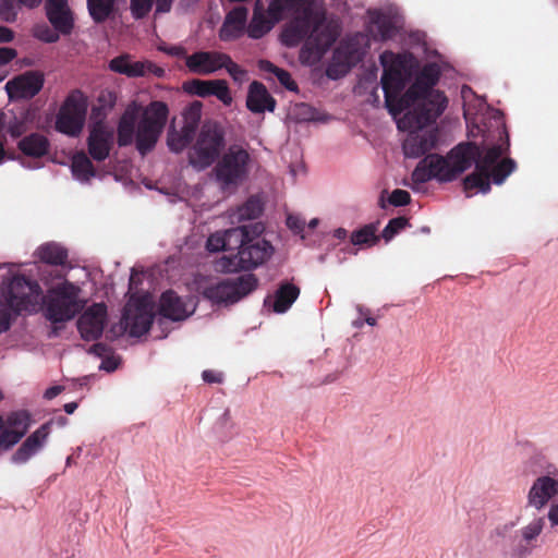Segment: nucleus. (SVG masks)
<instances>
[{"label":"nucleus","instance_id":"nucleus-1","mask_svg":"<svg viewBox=\"0 0 558 558\" xmlns=\"http://www.w3.org/2000/svg\"><path fill=\"white\" fill-rule=\"evenodd\" d=\"M510 140L505 124L498 129V142L483 147L474 142H464L454 146L447 156L439 154L426 155L415 167L411 179L415 184H424L430 180L439 183L452 182L464 171L475 165V171L463 179V190L468 197L475 192L487 194L490 181L497 185L517 169L512 158H504L509 151Z\"/></svg>","mask_w":558,"mask_h":558},{"label":"nucleus","instance_id":"nucleus-2","mask_svg":"<svg viewBox=\"0 0 558 558\" xmlns=\"http://www.w3.org/2000/svg\"><path fill=\"white\" fill-rule=\"evenodd\" d=\"M292 9L293 17L282 32V41L287 46H296L305 40L301 57L308 54L319 60L336 43L340 28L333 21H326L323 10L313 8L310 0H302Z\"/></svg>","mask_w":558,"mask_h":558},{"label":"nucleus","instance_id":"nucleus-3","mask_svg":"<svg viewBox=\"0 0 558 558\" xmlns=\"http://www.w3.org/2000/svg\"><path fill=\"white\" fill-rule=\"evenodd\" d=\"M440 69L436 63H427L417 73L414 82L404 92L403 102L410 100L409 110L399 121L398 128H425L436 122L448 106L446 95L435 89L440 78Z\"/></svg>","mask_w":558,"mask_h":558},{"label":"nucleus","instance_id":"nucleus-4","mask_svg":"<svg viewBox=\"0 0 558 558\" xmlns=\"http://www.w3.org/2000/svg\"><path fill=\"white\" fill-rule=\"evenodd\" d=\"M413 60L414 57L411 52L395 53L386 50L379 56L380 64L384 68L380 83L385 105L393 117L411 108L410 100L407 101L408 104L403 102L404 93H401L405 88Z\"/></svg>","mask_w":558,"mask_h":558},{"label":"nucleus","instance_id":"nucleus-5","mask_svg":"<svg viewBox=\"0 0 558 558\" xmlns=\"http://www.w3.org/2000/svg\"><path fill=\"white\" fill-rule=\"evenodd\" d=\"M252 163L248 145L233 143L215 162L213 175L222 191L236 190L248 178Z\"/></svg>","mask_w":558,"mask_h":558},{"label":"nucleus","instance_id":"nucleus-6","mask_svg":"<svg viewBox=\"0 0 558 558\" xmlns=\"http://www.w3.org/2000/svg\"><path fill=\"white\" fill-rule=\"evenodd\" d=\"M226 150V132L217 121H206L201 126L191 146L189 163L197 171L213 166Z\"/></svg>","mask_w":558,"mask_h":558},{"label":"nucleus","instance_id":"nucleus-7","mask_svg":"<svg viewBox=\"0 0 558 558\" xmlns=\"http://www.w3.org/2000/svg\"><path fill=\"white\" fill-rule=\"evenodd\" d=\"M0 296L7 300L16 313H36L45 296L37 280L16 274L4 279Z\"/></svg>","mask_w":558,"mask_h":558},{"label":"nucleus","instance_id":"nucleus-8","mask_svg":"<svg viewBox=\"0 0 558 558\" xmlns=\"http://www.w3.org/2000/svg\"><path fill=\"white\" fill-rule=\"evenodd\" d=\"M81 289L64 280L48 290L46 298V317L52 323L71 320L85 306L80 299Z\"/></svg>","mask_w":558,"mask_h":558},{"label":"nucleus","instance_id":"nucleus-9","mask_svg":"<svg viewBox=\"0 0 558 558\" xmlns=\"http://www.w3.org/2000/svg\"><path fill=\"white\" fill-rule=\"evenodd\" d=\"M169 116L166 102L154 100L149 102L136 126V149L141 155H146L155 147L161 135Z\"/></svg>","mask_w":558,"mask_h":558},{"label":"nucleus","instance_id":"nucleus-10","mask_svg":"<svg viewBox=\"0 0 558 558\" xmlns=\"http://www.w3.org/2000/svg\"><path fill=\"white\" fill-rule=\"evenodd\" d=\"M302 0H256L253 17L246 28L253 39L265 36L275 23L280 22L287 13L300 5Z\"/></svg>","mask_w":558,"mask_h":558},{"label":"nucleus","instance_id":"nucleus-11","mask_svg":"<svg viewBox=\"0 0 558 558\" xmlns=\"http://www.w3.org/2000/svg\"><path fill=\"white\" fill-rule=\"evenodd\" d=\"M258 286V279L253 274L221 280L203 290V296L214 304H234L253 292Z\"/></svg>","mask_w":558,"mask_h":558},{"label":"nucleus","instance_id":"nucleus-12","mask_svg":"<svg viewBox=\"0 0 558 558\" xmlns=\"http://www.w3.org/2000/svg\"><path fill=\"white\" fill-rule=\"evenodd\" d=\"M87 104L80 89L72 90L61 105L56 119V130L69 136H77L84 126Z\"/></svg>","mask_w":558,"mask_h":558},{"label":"nucleus","instance_id":"nucleus-13","mask_svg":"<svg viewBox=\"0 0 558 558\" xmlns=\"http://www.w3.org/2000/svg\"><path fill=\"white\" fill-rule=\"evenodd\" d=\"M154 320V313L148 303L137 300L128 303L119 323L120 333L129 332L131 337H141L147 333Z\"/></svg>","mask_w":558,"mask_h":558},{"label":"nucleus","instance_id":"nucleus-14","mask_svg":"<svg viewBox=\"0 0 558 558\" xmlns=\"http://www.w3.org/2000/svg\"><path fill=\"white\" fill-rule=\"evenodd\" d=\"M546 471V475L534 480L526 495V506L537 511L543 510L558 496V469L549 465Z\"/></svg>","mask_w":558,"mask_h":558},{"label":"nucleus","instance_id":"nucleus-15","mask_svg":"<svg viewBox=\"0 0 558 558\" xmlns=\"http://www.w3.org/2000/svg\"><path fill=\"white\" fill-rule=\"evenodd\" d=\"M108 68L110 71L123 74L128 77H144L153 75L159 78L166 73L161 66H158L151 61H133L129 53H123L111 59Z\"/></svg>","mask_w":558,"mask_h":558},{"label":"nucleus","instance_id":"nucleus-16","mask_svg":"<svg viewBox=\"0 0 558 558\" xmlns=\"http://www.w3.org/2000/svg\"><path fill=\"white\" fill-rule=\"evenodd\" d=\"M274 254V246L259 235H254L238 251L239 267L245 270L254 269L267 262Z\"/></svg>","mask_w":558,"mask_h":558},{"label":"nucleus","instance_id":"nucleus-17","mask_svg":"<svg viewBox=\"0 0 558 558\" xmlns=\"http://www.w3.org/2000/svg\"><path fill=\"white\" fill-rule=\"evenodd\" d=\"M107 319L105 303H94L80 316L77 328L86 341L97 340L101 337Z\"/></svg>","mask_w":558,"mask_h":558},{"label":"nucleus","instance_id":"nucleus-18","mask_svg":"<svg viewBox=\"0 0 558 558\" xmlns=\"http://www.w3.org/2000/svg\"><path fill=\"white\" fill-rule=\"evenodd\" d=\"M45 78L38 71H27L15 76L5 84L10 98L31 99L43 88Z\"/></svg>","mask_w":558,"mask_h":558},{"label":"nucleus","instance_id":"nucleus-19","mask_svg":"<svg viewBox=\"0 0 558 558\" xmlns=\"http://www.w3.org/2000/svg\"><path fill=\"white\" fill-rule=\"evenodd\" d=\"M400 129L410 131L403 143V153L407 157H421L437 145L438 134L436 130L422 131L424 128L416 129L403 125Z\"/></svg>","mask_w":558,"mask_h":558},{"label":"nucleus","instance_id":"nucleus-20","mask_svg":"<svg viewBox=\"0 0 558 558\" xmlns=\"http://www.w3.org/2000/svg\"><path fill=\"white\" fill-rule=\"evenodd\" d=\"M113 142V129L99 121L89 131L87 137L88 154L94 160L104 161L109 157Z\"/></svg>","mask_w":558,"mask_h":558},{"label":"nucleus","instance_id":"nucleus-21","mask_svg":"<svg viewBox=\"0 0 558 558\" xmlns=\"http://www.w3.org/2000/svg\"><path fill=\"white\" fill-rule=\"evenodd\" d=\"M46 16L51 26L63 36L72 34L74 28L73 12L68 0H46Z\"/></svg>","mask_w":558,"mask_h":558},{"label":"nucleus","instance_id":"nucleus-22","mask_svg":"<svg viewBox=\"0 0 558 558\" xmlns=\"http://www.w3.org/2000/svg\"><path fill=\"white\" fill-rule=\"evenodd\" d=\"M185 90L198 97H217L223 105L229 106L232 102V96L225 80L203 81L194 78L184 86Z\"/></svg>","mask_w":558,"mask_h":558},{"label":"nucleus","instance_id":"nucleus-23","mask_svg":"<svg viewBox=\"0 0 558 558\" xmlns=\"http://www.w3.org/2000/svg\"><path fill=\"white\" fill-rule=\"evenodd\" d=\"M225 52L197 51L186 57V68L191 73L208 75L223 68Z\"/></svg>","mask_w":558,"mask_h":558},{"label":"nucleus","instance_id":"nucleus-24","mask_svg":"<svg viewBox=\"0 0 558 558\" xmlns=\"http://www.w3.org/2000/svg\"><path fill=\"white\" fill-rule=\"evenodd\" d=\"M247 9L236 7L227 13L219 31V38L222 41H231L240 38L245 32L247 21Z\"/></svg>","mask_w":558,"mask_h":558},{"label":"nucleus","instance_id":"nucleus-25","mask_svg":"<svg viewBox=\"0 0 558 558\" xmlns=\"http://www.w3.org/2000/svg\"><path fill=\"white\" fill-rule=\"evenodd\" d=\"M300 288L288 281H281L272 296L265 299V306H271L278 314L286 313L300 295Z\"/></svg>","mask_w":558,"mask_h":558},{"label":"nucleus","instance_id":"nucleus-26","mask_svg":"<svg viewBox=\"0 0 558 558\" xmlns=\"http://www.w3.org/2000/svg\"><path fill=\"white\" fill-rule=\"evenodd\" d=\"M50 422L45 423L31 434L12 456V461L17 464L25 463L32 456H34L47 439L50 433Z\"/></svg>","mask_w":558,"mask_h":558},{"label":"nucleus","instance_id":"nucleus-27","mask_svg":"<svg viewBox=\"0 0 558 558\" xmlns=\"http://www.w3.org/2000/svg\"><path fill=\"white\" fill-rule=\"evenodd\" d=\"M50 422L45 423L31 434L12 456V461L17 464L25 463L32 456H34L47 439L50 433Z\"/></svg>","mask_w":558,"mask_h":558},{"label":"nucleus","instance_id":"nucleus-28","mask_svg":"<svg viewBox=\"0 0 558 558\" xmlns=\"http://www.w3.org/2000/svg\"><path fill=\"white\" fill-rule=\"evenodd\" d=\"M50 422L45 423L31 434L12 456V461L17 464L25 463L32 456H34L47 439L50 433Z\"/></svg>","mask_w":558,"mask_h":558},{"label":"nucleus","instance_id":"nucleus-29","mask_svg":"<svg viewBox=\"0 0 558 558\" xmlns=\"http://www.w3.org/2000/svg\"><path fill=\"white\" fill-rule=\"evenodd\" d=\"M246 107L254 113H262L265 110L274 111L276 100L263 83L254 81L248 87Z\"/></svg>","mask_w":558,"mask_h":558},{"label":"nucleus","instance_id":"nucleus-30","mask_svg":"<svg viewBox=\"0 0 558 558\" xmlns=\"http://www.w3.org/2000/svg\"><path fill=\"white\" fill-rule=\"evenodd\" d=\"M546 524L545 517H536L526 525L522 526L520 534L522 543L517 547L514 554L519 558H524L531 554L532 549L536 547L538 536L543 533Z\"/></svg>","mask_w":558,"mask_h":558},{"label":"nucleus","instance_id":"nucleus-31","mask_svg":"<svg viewBox=\"0 0 558 558\" xmlns=\"http://www.w3.org/2000/svg\"><path fill=\"white\" fill-rule=\"evenodd\" d=\"M159 313L173 322L183 320L190 315L182 299L172 290L165 291L161 294Z\"/></svg>","mask_w":558,"mask_h":558},{"label":"nucleus","instance_id":"nucleus-32","mask_svg":"<svg viewBox=\"0 0 558 558\" xmlns=\"http://www.w3.org/2000/svg\"><path fill=\"white\" fill-rule=\"evenodd\" d=\"M17 148L28 157L41 158L49 153L50 142L40 133H31L17 143Z\"/></svg>","mask_w":558,"mask_h":558},{"label":"nucleus","instance_id":"nucleus-33","mask_svg":"<svg viewBox=\"0 0 558 558\" xmlns=\"http://www.w3.org/2000/svg\"><path fill=\"white\" fill-rule=\"evenodd\" d=\"M264 231V227L258 223L244 225L235 228L226 230V238L229 250H241L246 241L254 235H260Z\"/></svg>","mask_w":558,"mask_h":558},{"label":"nucleus","instance_id":"nucleus-34","mask_svg":"<svg viewBox=\"0 0 558 558\" xmlns=\"http://www.w3.org/2000/svg\"><path fill=\"white\" fill-rule=\"evenodd\" d=\"M136 121L137 110L134 108H128L121 116L117 129L120 147H125L133 143L134 136L136 137Z\"/></svg>","mask_w":558,"mask_h":558},{"label":"nucleus","instance_id":"nucleus-35","mask_svg":"<svg viewBox=\"0 0 558 558\" xmlns=\"http://www.w3.org/2000/svg\"><path fill=\"white\" fill-rule=\"evenodd\" d=\"M35 256L43 263L62 266L68 260V250L56 242L41 244L35 252Z\"/></svg>","mask_w":558,"mask_h":558},{"label":"nucleus","instance_id":"nucleus-36","mask_svg":"<svg viewBox=\"0 0 558 558\" xmlns=\"http://www.w3.org/2000/svg\"><path fill=\"white\" fill-rule=\"evenodd\" d=\"M332 56L335 60H340L342 63H348L349 68L354 66L363 56L359 43L355 38H349L339 44L333 50Z\"/></svg>","mask_w":558,"mask_h":558},{"label":"nucleus","instance_id":"nucleus-37","mask_svg":"<svg viewBox=\"0 0 558 558\" xmlns=\"http://www.w3.org/2000/svg\"><path fill=\"white\" fill-rule=\"evenodd\" d=\"M71 170L75 179L81 182H88L96 175V170L84 151H78L72 157Z\"/></svg>","mask_w":558,"mask_h":558},{"label":"nucleus","instance_id":"nucleus-38","mask_svg":"<svg viewBox=\"0 0 558 558\" xmlns=\"http://www.w3.org/2000/svg\"><path fill=\"white\" fill-rule=\"evenodd\" d=\"M195 132L191 131V129L182 126L180 131H177L174 128H171L168 131L167 144L171 151L181 153L193 142Z\"/></svg>","mask_w":558,"mask_h":558},{"label":"nucleus","instance_id":"nucleus-39","mask_svg":"<svg viewBox=\"0 0 558 558\" xmlns=\"http://www.w3.org/2000/svg\"><path fill=\"white\" fill-rule=\"evenodd\" d=\"M117 0H87L90 17L97 24L106 22L113 13Z\"/></svg>","mask_w":558,"mask_h":558},{"label":"nucleus","instance_id":"nucleus-40","mask_svg":"<svg viewBox=\"0 0 558 558\" xmlns=\"http://www.w3.org/2000/svg\"><path fill=\"white\" fill-rule=\"evenodd\" d=\"M258 69L263 72L274 74L278 78L280 84L284 86L288 90L294 92L298 89V84L293 81L291 74L287 70L278 68L272 62L268 60H259Z\"/></svg>","mask_w":558,"mask_h":558},{"label":"nucleus","instance_id":"nucleus-41","mask_svg":"<svg viewBox=\"0 0 558 558\" xmlns=\"http://www.w3.org/2000/svg\"><path fill=\"white\" fill-rule=\"evenodd\" d=\"M263 211V205L256 197H250L244 204H242L235 214L232 215V219L238 222L244 220H254Z\"/></svg>","mask_w":558,"mask_h":558},{"label":"nucleus","instance_id":"nucleus-42","mask_svg":"<svg viewBox=\"0 0 558 558\" xmlns=\"http://www.w3.org/2000/svg\"><path fill=\"white\" fill-rule=\"evenodd\" d=\"M372 24L376 26L377 35L383 41L391 39L396 35L397 29L393 22L388 15L381 12L372 14Z\"/></svg>","mask_w":558,"mask_h":558},{"label":"nucleus","instance_id":"nucleus-43","mask_svg":"<svg viewBox=\"0 0 558 558\" xmlns=\"http://www.w3.org/2000/svg\"><path fill=\"white\" fill-rule=\"evenodd\" d=\"M203 105L201 101L191 102L183 111V128L191 129L196 133L201 118H202Z\"/></svg>","mask_w":558,"mask_h":558},{"label":"nucleus","instance_id":"nucleus-44","mask_svg":"<svg viewBox=\"0 0 558 558\" xmlns=\"http://www.w3.org/2000/svg\"><path fill=\"white\" fill-rule=\"evenodd\" d=\"M376 228L374 225H366L351 234V243L354 245H374L379 241L375 234Z\"/></svg>","mask_w":558,"mask_h":558},{"label":"nucleus","instance_id":"nucleus-45","mask_svg":"<svg viewBox=\"0 0 558 558\" xmlns=\"http://www.w3.org/2000/svg\"><path fill=\"white\" fill-rule=\"evenodd\" d=\"M7 427L16 433H23L24 436L31 425V415L26 411L12 412L7 417Z\"/></svg>","mask_w":558,"mask_h":558},{"label":"nucleus","instance_id":"nucleus-46","mask_svg":"<svg viewBox=\"0 0 558 558\" xmlns=\"http://www.w3.org/2000/svg\"><path fill=\"white\" fill-rule=\"evenodd\" d=\"M22 313H16L15 308L3 298L0 299V333L8 331L14 319Z\"/></svg>","mask_w":558,"mask_h":558},{"label":"nucleus","instance_id":"nucleus-47","mask_svg":"<svg viewBox=\"0 0 558 558\" xmlns=\"http://www.w3.org/2000/svg\"><path fill=\"white\" fill-rule=\"evenodd\" d=\"M409 225V220L405 217H396L389 220L387 226L381 232V236L386 242H389L396 234L403 230Z\"/></svg>","mask_w":558,"mask_h":558},{"label":"nucleus","instance_id":"nucleus-48","mask_svg":"<svg viewBox=\"0 0 558 558\" xmlns=\"http://www.w3.org/2000/svg\"><path fill=\"white\" fill-rule=\"evenodd\" d=\"M34 36L47 44L57 43L60 38V33L57 32L53 27L48 26L47 24H38L34 27Z\"/></svg>","mask_w":558,"mask_h":558},{"label":"nucleus","instance_id":"nucleus-49","mask_svg":"<svg viewBox=\"0 0 558 558\" xmlns=\"http://www.w3.org/2000/svg\"><path fill=\"white\" fill-rule=\"evenodd\" d=\"M222 69L227 70L234 82L242 83L246 80V70L242 69L238 63H235L229 54H226Z\"/></svg>","mask_w":558,"mask_h":558},{"label":"nucleus","instance_id":"nucleus-50","mask_svg":"<svg viewBox=\"0 0 558 558\" xmlns=\"http://www.w3.org/2000/svg\"><path fill=\"white\" fill-rule=\"evenodd\" d=\"M351 68L348 66V63H342L340 60H335L332 56L331 61L327 65L326 75L331 80H338L344 76Z\"/></svg>","mask_w":558,"mask_h":558},{"label":"nucleus","instance_id":"nucleus-51","mask_svg":"<svg viewBox=\"0 0 558 558\" xmlns=\"http://www.w3.org/2000/svg\"><path fill=\"white\" fill-rule=\"evenodd\" d=\"M23 437V433H16L15 430L10 429L9 427L2 428L0 430V448L9 449L15 444H17Z\"/></svg>","mask_w":558,"mask_h":558},{"label":"nucleus","instance_id":"nucleus-52","mask_svg":"<svg viewBox=\"0 0 558 558\" xmlns=\"http://www.w3.org/2000/svg\"><path fill=\"white\" fill-rule=\"evenodd\" d=\"M206 247L209 252L229 251L226 232L211 234L207 240Z\"/></svg>","mask_w":558,"mask_h":558},{"label":"nucleus","instance_id":"nucleus-53","mask_svg":"<svg viewBox=\"0 0 558 558\" xmlns=\"http://www.w3.org/2000/svg\"><path fill=\"white\" fill-rule=\"evenodd\" d=\"M155 0H131V11L135 19L145 17L151 10Z\"/></svg>","mask_w":558,"mask_h":558},{"label":"nucleus","instance_id":"nucleus-54","mask_svg":"<svg viewBox=\"0 0 558 558\" xmlns=\"http://www.w3.org/2000/svg\"><path fill=\"white\" fill-rule=\"evenodd\" d=\"M17 17V11L12 1L1 0L0 1V19L7 23L15 22Z\"/></svg>","mask_w":558,"mask_h":558},{"label":"nucleus","instance_id":"nucleus-55","mask_svg":"<svg viewBox=\"0 0 558 558\" xmlns=\"http://www.w3.org/2000/svg\"><path fill=\"white\" fill-rule=\"evenodd\" d=\"M411 202V195L408 191L396 189L389 196V203L392 206L400 207L405 206Z\"/></svg>","mask_w":558,"mask_h":558},{"label":"nucleus","instance_id":"nucleus-56","mask_svg":"<svg viewBox=\"0 0 558 558\" xmlns=\"http://www.w3.org/2000/svg\"><path fill=\"white\" fill-rule=\"evenodd\" d=\"M8 132L13 138L22 136L26 132V123L24 120L14 118L7 123Z\"/></svg>","mask_w":558,"mask_h":558},{"label":"nucleus","instance_id":"nucleus-57","mask_svg":"<svg viewBox=\"0 0 558 558\" xmlns=\"http://www.w3.org/2000/svg\"><path fill=\"white\" fill-rule=\"evenodd\" d=\"M158 49L169 56L178 57V58H184L186 60V49L183 46L174 45V46H167L161 45L158 47Z\"/></svg>","mask_w":558,"mask_h":558},{"label":"nucleus","instance_id":"nucleus-58","mask_svg":"<svg viewBox=\"0 0 558 558\" xmlns=\"http://www.w3.org/2000/svg\"><path fill=\"white\" fill-rule=\"evenodd\" d=\"M287 227L299 234L304 230L305 221L299 216L289 215L287 217Z\"/></svg>","mask_w":558,"mask_h":558},{"label":"nucleus","instance_id":"nucleus-59","mask_svg":"<svg viewBox=\"0 0 558 558\" xmlns=\"http://www.w3.org/2000/svg\"><path fill=\"white\" fill-rule=\"evenodd\" d=\"M17 52L15 49L10 47H0V65H5L15 59Z\"/></svg>","mask_w":558,"mask_h":558},{"label":"nucleus","instance_id":"nucleus-60","mask_svg":"<svg viewBox=\"0 0 558 558\" xmlns=\"http://www.w3.org/2000/svg\"><path fill=\"white\" fill-rule=\"evenodd\" d=\"M202 377L208 384H220L223 380L222 373L213 369L204 371Z\"/></svg>","mask_w":558,"mask_h":558},{"label":"nucleus","instance_id":"nucleus-61","mask_svg":"<svg viewBox=\"0 0 558 558\" xmlns=\"http://www.w3.org/2000/svg\"><path fill=\"white\" fill-rule=\"evenodd\" d=\"M547 519L549 520L553 526L558 525V502L550 505L547 513Z\"/></svg>","mask_w":558,"mask_h":558},{"label":"nucleus","instance_id":"nucleus-62","mask_svg":"<svg viewBox=\"0 0 558 558\" xmlns=\"http://www.w3.org/2000/svg\"><path fill=\"white\" fill-rule=\"evenodd\" d=\"M14 39V32L5 26H0V43H11Z\"/></svg>","mask_w":558,"mask_h":558},{"label":"nucleus","instance_id":"nucleus-63","mask_svg":"<svg viewBox=\"0 0 558 558\" xmlns=\"http://www.w3.org/2000/svg\"><path fill=\"white\" fill-rule=\"evenodd\" d=\"M155 2H156V12L157 13H166L171 10L173 0H155Z\"/></svg>","mask_w":558,"mask_h":558},{"label":"nucleus","instance_id":"nucleus-64","mask_svg":"<svg viewBox=\"0 0 558 558\" xmlns=\"http://www.w3.org/2000/svg\"><path fill=\"white\" fill-rule=\"evenodd\" d=\"M62 391H63L62 386H52L45 391L44 397L47 400H51V399L56 398L58 395H60Z\"/></svg>","mask_w":558,"mask_h":558}]
</instances>
